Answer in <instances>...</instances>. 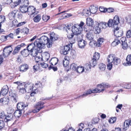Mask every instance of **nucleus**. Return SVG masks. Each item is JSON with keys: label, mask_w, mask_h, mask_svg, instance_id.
<instances>
[{"label": "nucleus", "mask_w": 131, "mask_h": 131, "mask_svg": "<svg viewBox=\"0 0 131 131\" xmlns=\"http://www.w3.org/2000/svg\"><path fill=\"white\" fill-rule=\"evenodd\" d=\"M126 63L125 66H131V54L128 55L126 59Z\"/></svg>", "instance_id": "obj_27"}, {"label": "nucleus", "mask_w": 131, "mask_h": 131, "mask_svg": "<svg viewBox=\"0 0 131 131\" xmlns=\"http://www.w3.org/2000/svg\"><path fill=\"white\" fill-rule=\"evenodd\" d=\"M100 57V54L98 53H95L93 56V58H92L95 60H98Z\"/></svg>", "instance_id": "obj_47"}, {"label": "nucleus", "mask_w": 131, "mask_h": 131, "mask_svg": "<svg viewBox=\"0 0 131 131\" xmlns=\"http://www.w3.org/2000/svg\"><path fill=\"white\" fill-rule=\"evenodd\" d=\"M12 51V49L11 47H5L3 50V55L5 57H7Z\"/></svg>", "instance_id": "obj_11"}, {"label": "nucleus", "mask_w": 131, "mask_h": 131, "mask_svg": "<svg viewBox=\"0 0 131 131\" xmlns=\"http://www.w3.org/2000/svg\"><path fill=\"white\" fill-rule=\"evenodd\" d=\"M50 37L49 40L51 42V43L52 42L58 39V36L55 33L53 32H51L50 33Z\"/></svg>", "instance_id": "obj_15"}, {"label": "nucleus", "mask_w": 131, "mask_h": 131, "mask_svg": "<svg viewBox=\"0 0 131 131\" xmlns=\"http://www.w3.org/2000/svg\"><path fill=\"white\" fill-rule=\"evenodd\" d=\"M106 8H105L103 7H100L99 8V9L101 12L105 13L106 12Z\"/></svg>", "instance_id": "obj_62"}, {"label": "nucleus", "mask_w": 131, "mask_h": 131, "mask_svg": "<svg viewBox=\"0 0 131 131\" xmlns=\"http://www.w3.org/2000/svg\"><path fill=\"white\" fill-rule=\"evenodd\" d=\"M78 42V45L79 48H83L86 45L87 43L82 38H76Z\"/></svg>", "instance_id": "obj_10"}, {"label": "nucleus", "mask_w": 131, "mask_h": 131, "mask_svg": "<svg viewBox=\"0 0 131 131\" xmlns=\"http://www.w3.org/2000/svg\"><path fill=\"white\" fill-rule=\"evenodd\" d=\"M58 60V59L57 58H53L50 60V63L52 65L55 66L57 64Z\"/></svg>", "instance_id": "obj_25"}, {"label": "nucleus", "mask_w": 131, "mask_h": 131, "mask_svg": "<svg viewBox=\"0 0 131 131\" xmlns=\"http://www.w3.org/2000/svg\"><path fill=\"white\" fill-rule=\"evenodd\" d=\"M50 18V17L49 16L46 15H43L42 16V19L45 21H47Z\"/></svg>", "instance_id": "obj_51"}, {"label": "nucleus", "mask_w": 131, "mask_h": 131, "mask_svg": "<svg viewBox=\"0 0 131 131\" xmlns=\"http://www.w3.org/2000/svg\"><path fill=\"white\" fill-rule=\"evenodd\" d=\"M85 72L88 73L91 70V64L89 63L85 64L84 66Z\"/></svg>", "instance_id": "obj_29"}, {"label": "nucleus", "mask_w": 131, "mask_h": 131, "mask_svg": "<svg viewBox=\"0 0 131 131\" xmlns=\"http://www.w3.org/2000/svg\"><path fill=\"white\" fill-rule=\"evenodd\" d=\"M43 59L42 58L41 55L40 56H36L35 58V60L36 62H38L40 61H42L43 60Z\"/></svg>", "instance_id": "obj_48"}, {"label": "nucleus", "mask_w": 131, "mask_h": 131, "mask_svg": "<svg viewBox=\"0 0 131 131\" xmlns=\"http://www.w3.org/2000/svg\"><path fill=\"white\" fill-rule=\"evenodd\" d=\"M24 86L26 88L27 92L30 93L34 90V84L32 83H25Z\"/></svg>", "instance_id": "obj_12"}, {"label": "nucleus", "mask_w": 131, "mask_h": 131, "mask_svg": "<svg viewBox=\"0 0 131 131\" xmlns=\"http://www.w3.org/2000/svg\"><path fill=\"white\" fill-rule=\"evenodd\" d=\"M74 36L75 37V36L72 34H69L67 35V37L69 39V41L70 42V44H72L74 43L75 42V40L74 39H73V37Z\"/></svg>", "instance_id": "obj_20"}, {"label": "nucleus", "mask_w": 131, "mask_h": 131, "mask_svg": "<svg viewBox=\"0 0 131 131\" xmlns=\"http://www.w3.org/2000/svg\"><path fill=\"white\" fill-rule=\"evenodd\" d=\"M9 95L13 102L16 103L18 101V95L16 93L12 91H10Z\"/></svg>", "instance_id": "obj_8"}, {"label": "nucleus", "mask_w": 131, "mask_h": 131, "mask_svg": "<svg viewBox=\"0 0 131 131\" xmlns=\"http://www.w3.org/2000/svg\"><path fill=\"white\" fill-rule=\"evenodd\" d=\"M83 13L84 15L86 16H89L91 14V12L90 10H83Z\"/></svg>", "instance_id": "obj_45"}, {"label": "nucleus", "mask_w": 131, "mask_h": 131, "mask_svg": "<svg viewBox=\"0 0 131 131\" xmlns=\"http://www.w3.org/2000/svg\"><path fill=\"white\" fill-rule=\"evenodd\" d=\"M121 86L125 89H131V83H124L121 84Z\"/></svg>", "instance_id": "obj_32"}, {"label": "nucleus", "mask_w": 131, "mask_h": 131, "mask_svg": "<svg viewBox=\"0 0 131 131\" xmlns=\"http://www.w3.org/2000/svg\"><path fill=\"white\" fill-rule=\"evenodd\" d=\"M97 8L93 6L92 8L90 10L91 13L93 14L95 13L97 10Z\"/></svg>", "instance_id": "obj_54"}, {"label": "nucleus", "mask_w": 131, "mask_h": 131, "mask_svg": "<svg viewBox=\"0 0 131 131\" xmlns=\"http://www.w3.org/2000/svg\"><path fill=\"white\" fill-rule=\"evenodd\" d=\"M20 29L19 28H18L16 30L15 32L14 33V34L16 35H17L19 34V33L20 32Z\"/></svg>", "instance_id": "obj_64"}, {"label": "nucleus", "mask_w": 131, "mask_h": 131, "mask_svg": "<svg viewBox=\"0 0 131 131\" xmlns=\"http://www.w3.org/2000/svg\"><path fill=\"white\" fill-rule=\"evenodd\" d=\"M5 124L3 120L0 121V130H1L4 127Z\"/></svg>", "instance_id": "obj_58"}, {"label": "nucleus", "mask_w": 131, "mask_h": 131, "mask_svg": "<svg viewBox=\"0 0 131 131\" xmlns=\"http://www.w3.org/2000/svg\"><path fill=\"white\" fill-rule=\"evenodd\" d=\"M84 67H83L78 66L77 67L76 71L79 73H81L83 72H85Z\"/></svg>", "instance_id": "obj_38"}, {"label": "nucleus", "mask_w": 131, "mask_h": 131, "mask_svg": "<svg viewBox=\"0 0 131 131\" xmlns=\"http://www.w3.org/2000/svg\"><path fill=\"white\" fill-rule=\"evenodd\" d=\"M84 126L83 124L81 123L79 124L78 127V129L77 131H82L83 129L84 128Z\"/></svg>", "instance_id": "obj_42"}, {"label": "nucleus", "mask_w": 131, "mask_h": 131, "mask_svg": "<svg viewBox=\"0 0 131 131\" xmlns=\"http://www.w3.org/2000/svg\"><path fill=\"white\" fill-rule=\"evenodd\" d=\"M112 63V62H109L107 65V68L109 70H111L112 69L113 65Z\"/></svg>", "instance_id": "obj_59"}, {"label": "nucleus", "mask_w": 131, "mask_h": 131, "mask_svg": "<svg viewBox=\"0 0 131 131\" xmlns=\"http://www.w3.org/2000/svg\"><path fill=\"white\" fill-rule=\"evenodd\" d=\"M115 58L116 57L113 54H110L108 56L107 58L108 62H111V61H113Z\"/></svg>", "instance_id": "obj_35"}, {"label": "nucleus", "mask_w": 131, "mask_h": 131, "mask_svg": "<svg viewBox=\"0 0 131 131\" xmlns=\"http://www.w3.org/2000/svg\"><path fill=\"white\" fill-rule=\"evenodd\" d=\"M99 121V119L98 118H94L92 120V123L93 124H95L98 123Z\"/></svg>", "instance_id": "obj_55"}, {"label": "nucleus", "mask_w": 131, "mask_h": 131, "mask_svg": "<svg viewBox=\"0 0 131 131\" xmlns=\"http://www.w3.org/2000/svg\"><path fill=\"white\" fill-rule=\"evenodd\" d=\"M22 112H23L17 109L14 113V116L16 117H19L21 116Z\"/></svg>", "instance_id": "obj_34"}, {"label": "nucleus", "mask_w": 131, "mask_h": 131, "mask_svg": "<svg viewBox=\"0 0 131 131\" xmlns=\"http://www.w3.org/2000/svg\"><path fill=\"white\" fill-rule=\"evenodd\" d=\"M106 23L105 22H101L98 23V26L103 28H105L107 27Z\"/></svg>", "instance_id": "obj_41"}, {"label": "nucleus", "mask_w": 131, "mask_h": 131, "mask_svg": "<svg viewBox=\"0 0 131 131\" xmlns=\"http://www.w3.org/2000/svg\"><path fill=\"white\" fill-rule=\"evenodd\" d=\"M44 103L43 102L40 101L39 102L35 105V108L37 109L38 111H39L44 107Z\"/></svg>", "instance_id": "obj_16"}, {"label": "nucleus", "mask_w": 131, "mask_h": 131, "mask_svg": "<svg viewBox=\"0 0 131 131\" xmlns=\"http://www.w3.org/2000/svg\"><path fill=\"white\" fill-rule=\"evenodd\" d=\"M119 17L116 15L113 19H110L108 21L107 24L109 27L113 26L114 28V36L116 37L119 38L121 37L123 35V31L122 30L119 29L118 27V25L119 23Z\"/></svg>", "instance_id": "obj_1"}, {"label": "nucleus", "mask_w": 131, "mask_h": 131, "mask_svg": "<svg viewBox=\"0 0 131 131\" xmlns=\"http://www.w3.org/2000/svg\"><path fill=\"white\" fill-rule=\"evenodd\" d=\"M5 18L4 16H0V33L4 32V30L3 29H2L1 28L2 25L1 23L3 22L5 20Z\"/></svg>", "instance_id": "obj_30"}, {"label": "nucleus", "mask_w": 131, "mask_h": 131, "mask_svg": "<svg viewBox=\"0 0 131 131\" xmlns=\"http://www.w3.org/2000/svg\"><path fill=\"white\" fill-rule=\"evenodd\" d=\"M17 11V10H14L9 14L8 17L10 20H12L15 18V15Z\"/></svg>", "instance_id": "obj_17"}, {"label": "nucleus", "mask_w": 131, "mask_h": 131, "mask_svg": "<svg viewBox=\"0 0 131 131\" xmlns=\"http://www.w3.org/2000/svg\"><path fill=\"white\" fill-rule=\"evenodd\" d=\"M3 104H7L9 101V98L7 97H4L3 98Z\"/></svg>", "instance_id": "obj_52"}, {"label": "nucleus", "mask_w": 131, "mask_h": 131, "mask_svg": "<svg viewBox=\"0 0 131 131\" xmlns=\"http://www.w3.org/2000/svg\"><path fill=\"white\" fill-rule=\"evenodd\" d=\"M63 66L64 67H67L68 66L69 63V61L67 60L64 59L63 61Z\"/></svg>", "instance_id": "obj_50"}, {"label": "nucleus", "mask_w": 131, "mask_h": 131, "mask_svg": "<svg viewBox=\"0 0 131 131\" xmlns=\"http://www.w3.org/2000/svg\"><path fill=\"white\" fill-rule=\"evenodd\" d=\"M4 112L3 111L0 112V118L2 119H4L6 118V116Z\"/></svg>", "instance_id": "obj_56"}, {"label": "nucleus", "mask_w": 131, "mask_h": 131, "mask_svg": "<svg viewBox=\"0 0 131 131\" xmlns=\"http://www.w3.org/2000/svg\"><path fill=\"white\" fill-rule=\"evenodd\" d=\"M21 53L22 55L25 57L27 56L29 54V51L28 49H24L22 51Z\"/></svg>", "instance_id": "obj_31"}, {"label": "nucleus", "mask_w": 131, "mask_h": 131, "mask_svg": "<svg viewBox=\"0 0 131 131\" xmlns=\"http://www.w3.org/2000/svg\"><path fill=\"white\" fill-rule=\"evenodd\" d=\"M34 90L35 91L36 90L37 91V89L39 88V87H41V83L40 82H37V83H36L34 85Z\"/></svg>", "instance_id": "obj_36"}, {"label": "nucleus", "mask_w": 131, "mask_h": 131, "mask_svg": "<svg viewBox=\"0 0 131 131\" xmlns=\"http://www.w3.org/2000/svg\"><path fill=\"white\" fill-rule=\"evenodd\" d=\"M40 65L42 67L44 68H46L48 66V64L45 62L41 63Z\"/></svg>", "instance_id": "obj_60"}, {"label": "nucleus", "mask_w": 131, "mask_h": 131, "mask_svg": "<svg viewBox=\"0 0 131 131\" xmlns=\"http://www.w3.org/2000/svg\"><path fill=\"white\" fill-rule=\"evenodd\" d=\"M84 24V23L81 21L80 24H74L72 26V33L75 36V38H82V35L81 34V32L83 30V27Z\"/></svg>", "instance_id": "obj_2"}, {"label": "nucleus", "mask_w": 131, "mask_h": 131, "mask_svg": "<svg viewBox=\"0 0 131 131\" xmlns=\"http://www.w3.org/2000/svg\"><path fill=\"white\" fill-rule=\"evenodd\" d=\"M72 47V44L66 45L64 47L61 49L60 51L61 53L64 55L67 54L69 52L70 50L71 49Z\"/></svg>", "instance_id": "obj_7"}, {"label": "nucleus", "mask_w": 131, "mask_h": 131, "mask_svg": "<svg viewBox=\"0 0 131 131\" xmlns=\"http://www.w3.org/2000/svg\"><path fill=\"white\" fill-rule=\"evenodd\" d=\"M86 24L89 26L92 27L94 24L93 19L90 18H87L86 19Z\"/></svg>", "instance_id": "obj_26"}, {"label": "nucleus", "mask_w": 131, "mask_h": 131, "mask_svg": "<svg viewBox=\"0 0 131 131\" xmlns=\"http://www.w3.org/2000/svg\"><path fill=\"white\" fill-rule=\"evenodd\" d=\"M101 31V28L99 27V26H96L94 29V32L95 34H99Z\"/></svg>", "instance_id": "obj_43"}, {"label": "nucleus", "mask_w": 131, "mask_h": 131, "mask_svg": "<svg viewBox=\"0 0 131 131\" xmlns=\"http://www.w3.org/2000/svg\"><path fill=\"white\" fill-rule=\"evenodd\" d=\"M77 66L76 64L74 63H72L70 66V68L73 70L76 71L77 67Z\"/></svg>", "instance_id": "obj_49"}, {"label": "nucleus", "mask_w": 131, "mask_h": 131, "mask_svg": "<svg viewBox=\"0 0 131 131\" xmlns=\"http://www.w3.org/2000/svg\"><path fill=\"white\" fill-rule=\"evenodd\" d=\"M50 57V54L49 53H47L45 54L44 58L45 59V61H48Z\"/></svg>", "instance_id": "obj_57"}, {"label": "nucleus", "mask_w": 131, "mask_h": 131, "mask_svg": "<svg viewBox=\"0 0 131 131\" xmlns=\"http://www.w3.org/2000/svg\"><path fill=\"white\" fill-rule=\"evenodd\" d=\"M27 4L26 5H23L22 6H20L19 8L20 10L22 13H26L28 11V6L29 4L28 1H26L25 2Z\"/></svg>", "instance_id": "obj_13"}, {"label": "nucleus", "mask_w": 131, "mask_h": 131, "mask_svg": "<svg viewBox=\"0 0 131 131\" xmlns=\"http://www.w3.org/2000/svg\"><path fill=\"white\" fill-rule=\"evenodd\" d=\"M36 40V44L39 46L40 49L43 48L46 44L48 48L50 47L52 45L51 42L48 37L45 36H42L39 39H37Z\"/></svg>", "instance_id": "obj_4"}, {"label": "nucleus", "mask_w": 131, "mask_h": 131, "mask_svg": "<svg viewBox=\"0 0 131 131\" xmlns=\"http://www.w3.org/2000/svg\"><path fill=\"white\" fill-rule=\"evenodd\" d=\"M39 65L37 64L33 66V69L34 70V71L35 72L37 71L39 69Z\"/></svg>", "instance_id": "obj_61"}, {"label": "nucleus", "mask_w": 131, "mask_h": 131, "mask_svg": "<svg viewBox=\"0 0 131 131\" xmlns=\"http://www.w3.org/2000/svg\"><path fill=\"white\" fill-rule=\"evenodd\" d=\"M19 71L21 72H25L29 69L28 66L26 64H23L20 66L19 67Z\"/></svg>", "instance_id": "obj_14"}, {"label": "nucleus", "mask_w": 131, "mask_h": 131, "mask_svg": "<svg viewBox=\"0 0 131 131\" xmlns=\"http://www.w3.org/2000/svg\"><path fill=\"white\" fill-rule=\"evenodd\" d=\"M17 110L23 111V112L24 111L23 109L25 107H26V106L24 105V103L22 102L18 103L17 105Z\"/></svg>", "instance_id": "obj_21"}, {"label": "nucleus", "mask_w": 131, "mask_h": 131, "mask_svg": "<svg viewBox=\"0 0 131 131\" xmlns=\"http://www.w3.org/2000/svg\"><path fill=\"white\" fill-rule=\"evenodd\" d=\"M104 88L103 83L100 84L98 85L97 88L91 90H89L85 92H84L83 94L79 96V97H83L87 96L88 95L91 94L92 93H100L104 91Z\"/></svg>", "instance_id": "obj_5"}, {"label": "nucleus", "mask_w": 131, "mask_h": 131, "mask_svg": "<svg viewBox=\"0 0 131 131\" xmlns=\"http://www.w3.org/2000/svg\"><path fill=\"white\" fill-rule=\"evenodd\" d=\"M41 19V15L39 14H38L34 18L33 20L35 22L38 23L39 22Z\"/></svg>", "instance_id": "obj_37"}, {"label": "nucleus", "mask_w": 131, "mask_h": 131, "mask_svg": "<svg viewBox=\"0 0 131 131\" xmlns=\"http://www.w3.org/2000/svg\"><path fill=\"white\" fill-rule=\"evenodd\" d=\"M21 30V32L24 33V34H27L29 32L28 29L26 27H24V28L22 29Z\"/></svg>", "instance_id": "obj_53"}, {"label": "nucleus", "mask_w": 131, "mask_h": 131, "mask_svg": "<svg viewBox=\"0 0 131 131\" xmlns=\"http://www.w3.org/2000/svg\"><path fill=\"white\" fill-rule=\"evenodd\" d=\"M19 90V92L21 94L25 93L27 91L25 86H22L18 89Z\"/></svg>", "instance_id": "obj_40"}, {"label": "nucleus", "mask_w": 131, "mask_h": 131, "mask_svg": "<svg viewBox=\"0 0 131 131\" xmlns=\"http://www.w3.org/2000/svg\"><path fill=\"white\" fill-rule=\"evenodd\" d=\"M120 59L119 58H118L117 57L115 58L112 61V62L115 65H117L120 63Z\"/></svg>", "instance_id": "obj_39"}, {"label": "nucleus", "mask_w": 131, "mask_h": 131, "mask_svg": "<svg viewBox=\"0 0 131 131\" xmlns=\"http://www.w3.org/2000/svg\"><path fill=\"white\" fill-rule=\"evenodd\" d=\"M104 40V39L102 38H99L96 43V46L98 47H101L103 43Z\"/></svg>", "instance_id": "obj_28"}, {"label": "nucleus", "mask_w": 131, "mask_h": 131, "mask_svg": "<svg viewBox=\"0 0 131 131\" xmlns=\"http://www.w3.org/2000/svg\"><path fill=\"white\" fill-rule=\"evenodd\" d=\"M21 2L20 0H18L17 1L12 2L11 3L10 7L12 8H14L19 5Z\"/></svg>", "instance_id": "obj_33"}, {"label": "nucleus", "mask_w": 131, "mask_h": 131, "mask_svg": "<svg viewBox=\"0 0 131 131\" xmlns=\"http://www.w3.org/2000/svg\"><path fill=\"white\" fill-rule=\"evenodd\" d=\"M84 30L87 32L86 36L87 39L90 40H91L93 39V30L92 29H87L84 27Z\"/></svg>", "instance_id": "obj_9"}, {"label": "nucleus", "mask_w": 131, "mask_h": 131, "mask_svg": "<svg viewBox=\"0 0 131 131\" xmlns=\"http://www.w3.org/2000/svg\"><path fill=\"white\" fill-rule=\"evenodd\" d=\"M27 13L29 15H32L35 13L36 8L34 7L30 6L28 7Z\"/></svg>", "instance_id": "obj_18"}, {"label": "nucleus", "mask_w": 131, "mask_h": 131, "mask_svg": "<svg viewBox=\"0 0 131 131\" xmlns=\"http://www.w3.org/2000/svg\"><path fill=\"white\" fill-rule=\"evenodd\" d=\"M126 37H122L121 39L116 37L112 43L111 45L113 46H115L117 45L118 44H122V48L124 49H126L128 47Z\"/></svg>", "instance_id": "obj_6"}, {"label": "nucleus", "mask_w": 131, "mask_h": 131, "mask_svg": "<svg viewBox=\"0 0 131 131\" xmlns=\"http://www.w3.org/2000/svg\"><path fill=\"white\" fill-rule=\"evenodd\" d=\"M106 66L103 63H100L99 65V67L100 69L102 71H104L105 70Z\"/></svg>", "instance_id": "obj_44"}, {"label": "nucleus", "mask_w": 131, "mask_h": 131, "mask_svg": "<svg viewBox=\"0 0 131 131\" xmlns=\"http://www.w3.org/2000/svg\"><path fill=\"white\" fill-rule=\"evenodd\" d=\"M36 40L34 43H30L27 47L30 54L34 57L36 56L38 53H40L41 52L39 47L36 44Z\"/></svg>", "instance_id": "obj_3"}, {"label": "nucleus", "mask_w": 131, "mask_h": 131, "mask_svg": "<svg viewBox=\"0 0 131 131\" xmlns=\"http://www.w3.org/2000/svg\"><path fill=\"white\" fill-rule=\"evenodd\" d=\"M126 36L127 38H130L131 37V31L130 30H129L127 31Z\"/></svg>", "instance_id": "obj_63"}, {"label": "nucleus", "mask_w": 131, "mask_h": 131, "mask_svg": "<svg viewBox=\"0 0 131 131\" xmlns=\"http://www.w3.org/2000/svg\"><path fill=\"white\" fill-rule=\"evenodd\" d=\"M14 117L13 114L10 113L8 114V115L6 116V118L4 119V121L6 122L11 121L13 119Z\"/></svg>", "instance_id": "obj_23"}, {"label": "nucleus", "mask_w": 131, "mask_h": 131, "mask_svg": "<svg viewBox=\"0 0 131 131\" xmlns=\"http://www.w3.org/2000/svg\"><path fill=\"white\" fill-rule=\"evenodd\" d=\"M129 125H130L129 120H127L125 121L123 126V129L124 130H127L129 127Z\"/></svg>", "instance_id": "obj_24"}, {"label": "nucleus", "mask_w": 131, "mask_h": 131, "mask_svg": "<svg viewBox=\"0 0 131 131\" xmlns=\"http://www.w3.org/2000/svg\"><path fill=\"white\" fill-rule=\"evenodd\" d=\"M15 83L18 85L17 87L18 89L22 86H24L25 83H22L20 81L16 82H15Z\"/></svg>", "instance_id": "obj_46"}, {"label": "nucleus", "mask_w": 131, "mask_h": 131, "mask_svg": "<svg viewBox=\"0 0 131 131\" xmlns=\"http://www.w3.org/2000/svg\"><path fill=\"white\" fill-rule=\"evenodd\" d=\"M25 45V44L24 43H21L20 45L17 46V47H15L13 52V54L14 55L18 53L19 51V50L20 49V48L24 46Z\"/></svg>", "instance_id": "obj_22"}, {"label": "nucleus", "mask_w": 131, "mask_h": 131, "mask_svg": "<svg viewBox=\"0 0 131 131\" xmlns=\"http://www.w3.org/2000/svg\"><path fill=\"white\" fill-rule=\"evenodd\" d=\"M8 91V88L7 85L4 86L2 88L1 92V94L4 96L6 94Z\"/></svg>", "instance_id": "obj_19"}]
</instances>
